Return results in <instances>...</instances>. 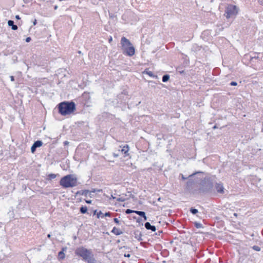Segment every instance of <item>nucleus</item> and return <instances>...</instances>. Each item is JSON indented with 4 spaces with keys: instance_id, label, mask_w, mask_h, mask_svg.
<instances>
[{
    "instance_id": "15",
    "label": "nucleus",
    "mask_w": 263,
    "mask_h": 263,
    "mask_svg": "<svg viewBox=\"0 0 263 263\" xmlns=\"http://www.w3.org/2000/svg\"><path fill=\"white\" fill-rule=\"evenodd\" d=\"M125 240L124 239H122V243H121V246H118V247L119 248V252L118 253V254L119 255H123L124 253H125L124 251L123 250H122V249H127V248L125 247V242H124Z\"/></svg>"
},
{
    "instance_id": "29",
    "label": "nucleus",
    "mask_w": 263,
    "mask_h": 263,
    "mask_svg": "<svg viewBox=\"0 0 263 263\" xmlns=\"http://www.w3.org/2000/svg\"><path fill=\"white\" fill-rule=\"evenodd\" d=\"M125 213L126 214H130L132 213H135V211L130 210V209H127L125 211Z\"/></svg>"
},
{
    "instance_id": "12",
    "label": "nucleus",
    "mask_w": 263,
    "mask_h": 263,
    "mask_svg": "<svg viewBox=\"0 0 263 263\" xmlns=\"http://www.w3.org/2000/svg\"><path fill=\"white\" fill-rule=\"evenodd\" d=\"M76 177L73 175H68L67 176H64V177L62 178L60 180V181H76L77 180Z\"/></svg>"
},
{
    "instance_id": "23",
    "label": "nucleus",
    "mask_w": 263,
    "mask_h": 263,
    "mask_svg": "<svg viewBox=\"0 0 263 263\" xmlns=\"http://www.w3.org/2000/svg\"><path fill=\"white\" fill-rule=\"evenodd\" d=\"M135 213H136L140 216L142 217V216H144V214L145 213L143 211H135Z\"/></svg>"
},
{
    "instance_id": "45",
    "label": "nucleus",
    "mask_w": 263,
    "mask_h": 263,
    "mask_svg": "<svg viewBox=\"0 0 263 263\" xmlns=\"http://www.w3.org/2000/svg\"><path fill=\"white\" fill-rule=\"evenodd\" d=\"M217 128V126H216V125H214V126L213 127V129H216V128Z\"/></svg>"
},
{
    "instance_id": "47",
    "label": "nucleus",
    "mask_w": 263,
    "mask_h": 263,
    "mask_svg": "<svg viewBox=\"0 0 263 263\" xmlns=\"http://www.w3.org/2000/svg\"><path fill=\"white\" fill-rule=\"evenodd\" d=\"M120 242V240L119 239H118V240L116 239V242L119 243Z\"/></svg>"
},
{
    "instance_id": "11",
    "label": "nucleus",
    "mask_w": 263,
    "mask_h": 263,
    "mask_svg": "<svg viewBox=\"0 0 263 263\" xmlns=\"http://www.w3.org/2000/svg\"><path fill=\"white\" fill-rule=\"evenodd\" d=\"M43 145V142L40 140H37L33 144L31 147V151L32 153H34L37 147H40Z\"/></svg>"
},
{
    "instance_id": "3",
    "label": "nucleus",
    "mask_w": 263,
    "mask_h": 263,
    "mask_svg": "<svg viewBox=\"0 0 263 263\" xmlns=\"http://www.w3.org/2000/svg\"><path fill=\"white\" fill-rule=\"evenodd\" d=\"M185 190L191 194H200V182H187Z\"/></svg>"
},
{
    "instance_id": "43",
    "label": "nucleus",
    "mask_w": 263,
    "mask_h": 263,
    "mask_svg": "<svg viewBox=\"0 0 263 263\" xmlns=\"http://www.w3.org/2000/svg\"><path fill=\"white\" fill-rule=\"evenodd\" d=\"M36 24V20H34V21H33V25H35Z\"/></svg>"
},
{
    "instance_id": "24",
    "label": "nucleus",
    "mask_w": 263,
    "mask_h": 263,
    "mask_svg": "<svg viewBox=\"0 0 263 263\" xmlns=\"http://www.w3.org/2000/svg\"><path fill=\"white\" fill-rule=\"evenodd\" d=\"M57 176V175L54 174H50L48 176V179L52 180L54 179Z\"/></svg>"
},
{
    "instance_id": "40",
    "label": "nucleus",
    "mask_w": 263,
    "mask_h": 263,
    "mask_svg": "<svg viewBox=\"0 0 263 263\" xmlns=\"http://www.w3.org/2000/svg\"><path fill=\"white\" fill-rule=\"evenodd\" d=\"M15 18H16L17 20H20V19L21 18H20V16H19V15H16L15 16Z\"/></svg>"
},
{
    "instance_id": "2",
    "label": "nucleus",
    "mask_w": 263,
    "mask_h": 263,
    "mask_svg": "<svg viewBox=\"0 0 263 263\" xmlns=\"http://www.w3.org/2000/svg\"><path fill=\"white\" fill-rule=\"evenodd\" d=\"M59 112L63 116L69 115L76 110V105L74 102H62L59 106Z\"/></svg>"
},
{
    "instance_id": "39",
    "label": "nucleus",
    "mask_w": 263,
    "mask_h": 263,
    "mask_svg": "<svg viewBox=\"0 0 263 263\" xmlns=\"http://www.w3.org/2000/svg\"><path fill=\"white\" fill-rule=\"evenodd\" d=\"M142 217H143L144 220H147V217L146 216L145 214H144V216H142Z\"/></svg>"
},
{
    "instance_id": "57",
    "label": "nucleus",
    "mask_w": 263,
    "mask_h": 263,
    "mask_svg": "<svg viewBox=\"0 0 263 263\" xmlns=\"http://www.w3.org/2000/svg\"><path fill=\"white\" fill-rule=\"evenodd\" d=\"M122 263H125V262L124 261H122Z\"/></svg>"
},
{
    "instance_id": "49",
    "label": "nucleus",
    "mask_w": 263,
    "mask_h": 263,
    "mask_svg": "<svg viewBox=\"0 0 263 263\" xmlns=\"http://www.w3.org/2000/svg\"><path fill=\"white\" fill-rule=\"evenodd\" d=\"M47 237H48V238H50V237H51V235H50V234H48Z\"/></svg>"
},
{
    "instance_id": "9",
    "label": "nucleus",
    "mask_w": 263,
    "mask_h": 263,
    "mask_svg": "<svg viewBox=\"0 0 263 263\" xmlns=\"http://www.w3.org/2000/svg\"><path fill=\"white\" fill-rule=\"evenodd\" d=\"M132 194L130 192H128V194H122L121 195H119V197H116V201L123 202L125 200L128 199Z\"/></svg>"
},
{
    "instance_id": "26",
    "label": "nucleus",
    "mask_w": 263,
    "mask_h": 263,
    "mask_svg": "<svg viewBox=\"0 0 263 263\" xmlns=\"http://www.w3.org/2000/svg\"><path fill=\"white\" fill-rule=\"evenodd\" d=\"M252 248L254 250L256 251H259L261 249L258 246H253Z\"/></svg>"
},
{
    "instance_id": "53",
    "label": "nucleus",
    "mask_w": 263,
    "mask_h": 263,
    "mask_svg": "<svg viewBox=\"0 0 263 263\" xmlns=\"http://www.w3.org/2000/svg\"><path fill=\"white\" fill-rule=\"evenodd\" d=\"M96 191L95 190H94L92 191V192H93V193H95Z\"/></svg>"
},
{
    "instance_id": "58",
    "label": "nucleus",
    "mask_w": 263,
    "mask_h": 263,
    "mask_svg": "<svg viewBox=\"0 0 263 263\" xmlns=\"http://www.w3.org/2000/svg\"><path fill=\"white\" fill-rule=\"evenodd\" d=\"M148 263H153V262H148Z\"/></svg>"
},
{
    "instance_id": "33",
    "label": "nucleus",
    "mask_w": 263,
    "mask_h": 263,
    "mask_svg": "<svg viewBox=\"0 0 263 263\" xmlns=\"http://www.w3.org/2000/svg\"><path fill=\"white\" fill-rule=\"evenodd\" d=\"M124 257H129L130 256V254L129 253H126L125 252L123 254Z\"/></svg>"
},
{
    "instance_id": "31",
    "label": "nucleus",
    "mask_w": 263,
    "mask_h": 263,
    "mask_svg": "<svg viewBox=\"0 0 263 263\" xmlns=\"http://www.w3.org/2000/svg\"><path fill=\"white\" fill-rule=\"evenodd\" d=\"M195 226L197 228H201L202 227V224L200 223H197V222H196L195 223Z\"/></svg>"
},
{
    "instance_id": "56",
    "label": "nucleus",
    "mask_w": 263,
    "mask_h": 263,
    "mask_svg": "<svg viewBox=\"0 0 263 263\" xmlns=\"http://www.w3.org/2000/svg\"><path fill=\"white\" fill-rule=\"evenodd\" d=\"M234 215H235V216H236V215H237V214H236V213H234Z\"/></svg>"
},
{
    "instance_id": "44",
    "label": "nucleus",
    "mask_w": 263,
    "mask_h": 263,
    "mask_svg": "<svg viewBox=\"0 0 263 263\" xmlns=\"http://www.w3.org/2000/svg\"><path fill=\"white\" fill-rule=\"evenodd\" d=\"M112 41V37L110 36V38L109 39V42H110Z\"/></svg>"
},
{
    "instance_id": "46",
    "label": "nucleus",
    "mask_w": 263,
    "mask_h": 263,
    "mask_svg": "<svg viewBox=\"0 0 263 263\" xmlns=\"http://www.w3.org/2000/svg\"><path fill=\"white\" fill-rule=\"evenodd\" d=\"M119 222V221L118 220L117 218H116V223H118Z\"/></svg>"
},
{
    "instance_id": "54",
    "label": "nucleus",
    "mask_w": 263,
    "mask_h": 263,
    "mask_svg": "<svg viewBox=\"0 0 263 263\" xmlns=\"http://www.w3.org/2000/svg\"><path fill=\"white\" fill-rule=\"evenodd\" d=\"M111 197H112L113 198H115V197H114L113 196V195H111Z\"/></svg>"
},
{
    "instance_id": "19",
    "label": "nucleus",
    "mask_w": 263,
    "mask_h": 263,
    "mask_svg": "<svg viewBox=\"0 0 263 263\" xmlns=\"http://www.w3.org/2000/svg\"><path fill=\"white\" fill-rule=\"evenodd\" d=\"M143 73L148 74L149 76H150L151 77H155L153 72L151 71L148 70V69L145 70L143 72Z\"/></svg>"
},
{
    "instance_id": "25",
    "label": "nucleus",
    "mask_w": 263,
    "mask_h": 263,
    "mask_svg": "<svg viewBox=\"0 0 263 263\" xmlns=\"http://www.w3.org/2000/svg\"><path fill=\"white\" fill-rule=\"evenodd\" d=\"M58 255L59 257L61 259H63L65 257V254L63 251H60V252H59Z\"/></svg>"
},
{
    "instance_id": "36",
    "label": "nucleus",
    "mask_w": 263,
    "mask_h": 263,
    "mask_svg": "<svg viewBox=\"0 0 263 263\" xmlns=\"http://www.w3.org/2000/svg\"><path fill=\"white\" fill-rule=\"evenodd\" d=\"M110 215V213L109 212H107V213H106L105 214H104V216H109Z\"/></svg>"
},
{
    "instance_id": "14",
    "label": "nucleus",
    "mask_w": 263,
    "mask_h": 263,
    "mask_svg": "<svg viewBox=\"0 0 263 263\" xmlns=\"http://www.w3.org/2000/svg\"><path fill=\"white\" fill-rule=\"evenodd\" d=\"M119 99H121L122 100L125 101L128 99V92L126 89H124L123 92L121 94H119L118 96Z\"/></svg>"
},
{
    "instance_id": "8",
    "label": "nucleus",
    "mask_w": 263,
    "mask_h": 263,
    "mask_svg": "<svg viewBox=\"0 0 263 263\" xmlns=\"http://www.w3.org/2000/svg\"><path fill=\"white\" fill-rule=\"evenodd\" d=\"M129 148L127 144H124L121 145H119L118 146V152L119 154H116V157L120 155V154L123 155L124 157H126L129 156Z\"/></svg>"
},
{
    "instance_id": "1",
    "label": "nucleus",
    "mask_w": 263,
    "mask_h": 263,
    "mask_svg": "<svg viewBox=\"0 0 263 263\" xmlns=\"http://www.w3.org/2000/svg\"><path fill=\"white\" fill-rule=\"evenodd\" d=\"M120 48L125 55L132 57L135 53V49L129 40L123 36L121 38Z\"/></svg>"
},
{
    "instance_id": "51",
    "label": "nucleus",
    "mask_w": 263,
    "mask_h": 263,
    "mask_svg": "<svg viewBox=\"0 0 263 263\" xmlns=\"http://www.w3.org/2000/svg\"><path fill=\"white\" fill-rule=\"evenodd\" d=\"M182 177L183 179H185V178L183 177V176L182 175Z\"/></svg>"
},
{
    "instance_id": "18",
    "label": "nucleus",
    "mask_w": 263,
    "mask_h": 263,
    "mask_svg": "<svg viewBox=\"0 0 263 263\" xmlns=\"http://www.w3.org/2000/svg\"><path fill=\"white\" fill-rule=\"evenodd\" d=\"M8 25L9 26H11V28L13 30H16L17 29L18 27L16 25L14 24V22L11 20H9L8 22Z\"/></svg>"
},
{
    "instance_id": "50",
    "label": "nucleus",
    "mask_w": 263,
    "mask_h": 263,
    "mask_svg": "<svg viewBox=\"0 0 263 263\" xmlns=\"http://www.w3.org/2000/svg\"><path fill=\"white\" fill-rule=\"evenodd\" d=\"M64 143L65 144H67L68 143V142L66 141L64 142Z\"/></svg>"
},
{
    "instance_id": "55",
    "label": "nucleus",
    "mask_w": 263,
    "mask_h": 263,
    "mask_svg": "<svg viewBox=\"0 0 263 263\" xmlns=\"http://www.w3.org/2000/svg\"><path fill=\"white\" fill-rule=\"evenodd\" d=\"M114 221L115 222V218H114Z\"/></svg>"
},
{
    "instance_id": "4",
    "label": "nucleus",
    "mask_w": 263,
    "mask_h": 263,
    "mask_svg": "<svg viewBox=\"0 0 263 263\" xmlns=\"http://www.w3.org/2000/svg\"><path fill=\"white\" fill-rule=\"evenodd\" d=\"M74 252L77 255L81 257L85 261L92 253L91 250H88L83 247H80L77 248Z\"/></svg>"
},
{
    "instance_id": "48",
    "label": "nucleus",
    "mask_w": 263,
    "mask_h": 263,
    "mask_svg": "<svg viewBox=\"0 0 263 263\" xmlns=\"http://www.w3.org/2000/svg\"><path fill=\"white\" fill-rule=\"evenodd\" d=\"M58 9V6H54V9L56 10Z\"/></svg>"
},
{
    "instance_id": "52",
    "label": "nucleus",
    "mask_w": 263,
    "mask_h": 263,
    "mask_svg": "<svg viewBox=\"0 0 263 263\" xmlns=\"http://www.w3.org/2000/svg\"><path fill=\"white\" fill-rule=\"evenodd\" d=\"M96 213H97V211L96 210V211H95V212H94V214H96Z\"/></svg>"
},
{
    "instance_id": "16",
    "label": "nucleus",
    "mask_w": 263,
    "mask_h": 263,
    "mask_svg": "<svg viewBox=\"0 0 263 263\" xmlns=\"http://www.w3.org/2000/svg\"><path fill=\"white\" fill-rule=\"evenodd\" d=\"M145 228L148 230H151L153 232H155L156 230V227L155 226H152L149 222H146L144 224Z\"/></svg>"
},
{
    "instance_id": "38",
    "label": "nucleus",
    "mask_w": 263,
    "mask_h": 263,
    "mask_svg": "<svg viewBox=\"0 0 263 263\" xmlns=\"http://www.w3.org/2000/svg\"><path fill=\"white\" fill-rule=\"evenodd\" d=\"M111 232L115 233V227L112 228Z\"/></svg>"
},
{
    "instance_id": "37",
    "label": "nucleus",
    "mask_w": 263,
    "mask_h": 263,
    "mask_svg": "<svg viewBox=\"0 0 263 263\" xmlns=\"http://www.w3.org/2000/svg\"><path fill=\"white\" fill-rule=\"evenodd\" d=\"M10 79H11V81H14V78L13 76H10Z\"/></svg>"
},
{
    "instance_id": "28",
    "label": "nucleus",
    "mask_w": 263,
    "mask_h": 263,
    "mask_svg": "<svg viewBox=\"0 0 263 263\" xmlns=\"http://www.w3.org/2000/svg\"><path fill=\"white\" fill-rule=\"evenodd\" d=\"M97 217L98 218H99L100 217H104V214L103 213H102L101 211H100L99 213H98L97 214Z\"/></svg>"
},
{
    "instance_id": "10",
    "label": "nucleus",
    "mask_w": 263,
    "mask_h": 263,
    "mask_svg": "<svg viewBox=\"0 0 263 263\" xmlns=\"http://www.w3.org/2000/svg\"><path fill=\"white\" fill-rule=\"evenodd\" d=\"M60 185L64 188L76 186L77 182H60Z\"/></svg>"
},
{
    "instance_id": "6",
    "label": "nucleus",
    "mask_w": 263,
    "mask_h": 263,
    "mask_svg": "<svg viewBox=\"0 0 263 263\" xmlns=\"http://www.w3.org/2000/svg\"><path fill=\"white\" fill-rule=\"evenodd\" d=\"M207 175L202 172H198L189 176V181L196 180V181H209L206 178Z\"/></svg>"
},
{
    "instance_id": "7",
    "label": "nucleus",
    "mask_w": 263,
    "mask_h": 263,
    "mask_svg": "<svg viewBox=\"0 0 263 263\" xmlns=\"http://www.w3.org/2000/svg\"><path fill=\"white\" fill-rule=\"evenodd\" d=\"M212 182H200V194L211 192Z\"/></svg>"
},
{
    "instance_id": "32",
    "label": "nucleus",
    "mask_w": 263,
    "mask_h": 263,
    "mask_svg": "<svg viewBox=\"0 0 263 263\" xmlns=\"http://www.w3.org/2000/svg\"><path fill=\"white\" fill-rule=\"evenodd\" d=\"M88 193H89V191L88 190H85L83 191L82 194L87 196Z\"/></svg>"
},
{
    "instance_id": "34",
    "label": "nucleus",
    "mask_w": 263,
    "mask_h": 263,
    "mask_svg": "<svg viewBox=\"0 0 263 263\" xmlns=\"http://www.w3.org/2000/svg\"><path fill=\"white\" fill-rule=\"evenodd\" d=\"M237 83L236 82L232 81L230 83L231 86H236Z\"/></svg>"
},
{
    "instance_id": "21",
    "label": "nucleus",
    "mask_w": 263,
    "mask_h": 263,
    "mask_svg": "<svg viewBox=\"0 0 263 263\" xmlns=\"http://www.w3.org/2000/svg\"><path fill=\"white\" fill-rule=\"evenodd\" d=\"M80 211L81 213L85 214L87 211V208L86 206H82L80 208Z\"/></svg>"
},
{
    "instance_id": "35",
    "label": "nucleus",
    "mask_w": 263,
    "mask_h": 263,
    "mask_svg": "<svg viewBox=\"0 0 263 263\" xmlns=\"http://www.w3.org/2000/svg\"><path fill=\"white\" fill-rule=\"evenodd\" d=\"M31 40V38L30 37H28L26 39V42H29Z\"/></svg>"
},
{
    "instance_id": "42",
    "label": "nucleus",
    "mask_w": 263,
    "mask_h": 263,
    "mask_svg": "<svg viewBox=\"0 0 263 263\" xmlns=\"http://www.w3.org/2000/svg\"><path fill=\"white\" fill-rule=\"evenodd\" d=\"M86 202L87 203H91V200H86Z\"/></svg>"
},
{
    "instance_id": "5",
    "label": "nucleus",
    "mask_w": 263,
    "mask_h": 263,
    "mask_svg": "<svg viewBox=\"0 0 263 263\" xmlns=\"http://www.w3.org/2000/svg\"><path fill=\"white\" fill-rule=\"evenodd\" d=\"M238 8L232 4H229L226 8L224 15L227 18L235 16L238 12Z\"/></svg>"
},
{
    "instance_id": "22",
    "label": "nucleus",
    "mask_w": 263,
    "mask_h": 263,
    "mask_svg": "<svg viewBox=\"0 0 263 263\" xmlns=\"http://www.w3.org/2000/svg\"><path fill=\"white\" fill-rule=\"evenodd\" d=\"M190 211L194 215L196 214L198 212V211L197 209H196L193 208H191Z\"/></svg>"
},
{
    "instance_id": "13",
    "label": "nucleus",
    "mask_w": 263,
    "mask_h": 263,
    "mask_svg": "<svg viewBox=\"0 0 263 263\" xmlns=\"http://www.w3.org/2000/svg\"><path fill=\"white\" fill-rule=\"evenodd\" d=\"M215 189L218 193L223 194L224 192L223 185L221 183H216L215 184Z\"/></svg>"
},
{
    "instance_id": "27",
    "label": "nucleus",
    "mask_w": 263,
    "mask_h": 263,
    "mask_svg": "<svg viewBox=\"0 0 263 263\" xmlns=\"http://www.w3.org/2000/svg\"><path fill=\"white\" fill-rule=\"evenodd\" d=\"M135 238H137L138 240H141L142 239L140 238V236L141 235V233H139L138 232V234H136V233H135Z\"/></svg>"
},
{
    "instance_id": "17",
    "label": "nucleus",
    "mask_w": 263,
    "mask_h": 263,
    "mask_svg": "<svg viewBox=\"0 0 263 263\" xmlns=\"http://www.w3.org/2000/svg\"><path fill=\"white\" fill-rule=\"evenodd\" d=\"M87 263H100L94 258L93 254L92 253L89 257L85 260Z\"/></svg>"
},
{
    "instance_id": "20",
    "label": "nucleus",
    "mask_w": 263,
    "mask_h": 263,
    "mask_svg": "<svg viewBox=\"0 0 263 263\" xmlns=\"http://www.w3.org/2000/svg\"><path fill=\"white\" fill-rule=\"evenodd\" d=\"M170 79V76L168 74H165L162 77V82H166L168 81Z\"/></svg>"
},
{
    "instance_id": "30",
    "label": "nucleus",
    "mask_w": 263,
    "mask_h": 263,
    "mask_svg": "<svg viewBox=\"0 0 263 263\" xmlns=\"http://www.w3.org/2000/svg\"><path fill=\"white\" fill-rule=\"evenodd\" d=\"M122 233H123V232L122 231L116 229V235H119Z\"/></svg>"
},
{
    "instance_id": "41",
    "label": "nucleus",
    "mask_w": 263,
    "mask_h": 263,
    "mask_svg": "<svg viewBox=\"0 0 263 263\" xmlns=\"http://www.w3.org/2000/svg\"><path fill=\"white\" fill-rule=\"evenodd\" d=\"M141 220V219L140 218H138L137 219V222H140Z\"/></svg>"
}]
</instances>
